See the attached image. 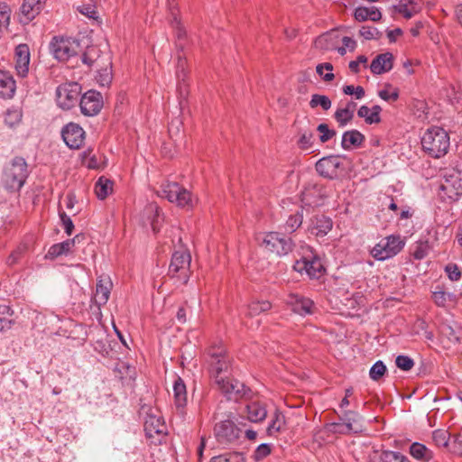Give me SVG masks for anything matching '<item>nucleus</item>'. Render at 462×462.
<instances>
[{
  "label": "nucleus",
  "instance_id": "f257e3e1",
  "mask_svg": "<svg viewBox=\"0 0 462 462\" xmlns=\"http://www.w3.org/2000/svg\"><path fill=\"white\" fill-rule=\"evenodd\" d=\"M207 364L211 379L228 400L236 402L246 395L249 389L243 383L226 376L230 367V358L221 342L208 348Z\"/></svg>",
  "mask_w": 462,
  "mask_h": 462
},
{
  "label": "nucleus",
  "instance_id": "f03ea898",
  "mask_svg": "<svg viewBox=\"0 0 462 462\" xmlns=\"http://www.w3.org/2000/svg\"><path fill=\"white\" fill-rule=\"evenodd\" d=\"M449 144L448 134L439 126L427 129L421 136L422 149L432 158L444 156L448 151Z\"/></svg>",
  "mask_w": 462,
  "mask_h": 462
},
{
  "label": "nucleus",
  "instance_id": "7ed1b4c3",
  "mask_svg": "<svg viewBox=\"0 0 462 462\" xmlns=\"http://www.w3.org/2000/svg\"><path fill=\"white\" fill-rule=\"evenodd\" d=\"M160 197L167 199L171 203H176L179 207L192 208L197 202L190 191L181 187L177 182L167 181L162 183L158 191Z\"/></svg>",
  "mask_w": 462,
  "mask_h": 462
},
{
  "label": "nucleus",
  "instance_id": "20e7f679",
  "mask_svg": "<svg viewBox=\"0 0 462 462\" xmlns=\"http://www.w3.org/2000/svg\"><path fill=\"white\" fill-rule=\"evenodd\" d=\"M439 195L444 201H456L462 196V172L451 169L445 171Z\"/></svg>",
  "mask_w": 462,
  "mask_h": 462
},
{
  "label": "nucleus",
  "instance_id": "39448f33",
  "mask_svg": "<svg viewBox=\"0 0 462 462\" xmlns=\"http://www.w3.org/2000/svg\"><path fill=\"white\" fill-rule=\"evenodd\" d=\"M28 177V169L25 160L15 157L4 172V182L7 189H20Z\"/></svg>",
  "mask_w": 462,
  "mask_h": 462
},
{
  "label": "nucleus",
  "instance_id": "423d86ee",
  "mask_svg": "<svg viewBox=\"0 0 462 462\" xmlns=\"http://www.w3.org/2000/svg\"><path fill=\"white\" fill-rule=\"evenodd\" d=\"M140 415L143 416L144 431L148 438L166 434L167 427L158 409L146 404L142 405Z\"/></svg>",
  "mask_w": 462,
  "mask_h": 462
},
{
  "label": "nucleus",
  "instance_id": "0eeeda50",
  "mask_svg": "<svg viewBox=\"0 0 462 462\" xmlns=\"http://www.w3.org/2000/svg\"><path fill=\"white\" fill-rule=\"evenodd\" d=\"M261 245L269 252L278 256L287 255L294 247L291 238L279 232L265 234L261 241Z\"/></svg>",
  "mask_w": 462,
  "mask_h": 462
},
{
  "label": "nucleus",
  "instance_id": "6e6552de",
  "mask_svg": "<svg viewBox=\"0 0 462 462\" xmlns=\"http://www.w3.org/2000/svg\"><path fill=\"white\" fill-rule=\"evenodd\" d=\"M403 246L404 242L399 236H389L380 240L370 254L374 259L384 261L396 255Z\"/></svg>",
  "mask_w": 462,
  "mask_h": 462
},
{
  "label": "nucleus",
  "instance_id": "1a4fd4ad",
  "mask_svg": "<svg viewBox=\"0 0 462 462\" xmlns=\"http://www.w3.org/2000/svg\"><path fill=\"white\" fill-rule=\"evenodd\" d=\"M79 44L77 41L55 36L50 42V51L53 57L60 61H66L77 55Z\"/></svg>",
  "mask_w": 462,
  "mask_h": 462
},
{
  "label": "nucleus",
  "instance_id": "9d476101",
  "mask_svg": "<svg viewBox=\"0 0 462 462\" xmlns=\"http://www.w3.org/2000/svg\"><path fill=\"white\" fill-rule=\"evenodd\" d=\"M242 430L231 420H223L216 423L214 434L217 441L223 446L234 445L238 442Z\"/></svg>",
  "mask_w": 462,
  "mask_h": 462
},
{
  "label": "nucleus",
  "instance_id": "9b49d317",
  "mask_svg": "<svg viewBox=\"0 0 462 462\" xmlns=\"http://www.w3.org/2000/svg\"><path fill=\"white\" fill-rule=\"evenodd\" d=\"M81 93V86L77 82H66L56 89V100L60 107L68 110L75 106Z\"/></svg>",
  "mask_w": 462,
  "mask_h": 462
},
{
  "label": "nucleus",
  "instance_id": "f8f14e48",
  "mask_svg": "<svg viewBox=\"0 0 462 462\" xmlns=\"http://www.w3.org/2000/svg\"><path fill=\"white\" fill-rule=\"evenodd\" d=\"M316 171L322 177L334 180L343 174L344 168L338 156H328L317 162Z\"/></svg>",
  "mask_w": 462,
  "mask_h": 462
},
{
  "label": "nucleus",
  "instance_id": "ddd939ff",
  "mask_svg": "<svg viewBox=\"0 0 462 462\" xmlns=\"http://www.w3.org/2000/svg\"><path fill=\"white\" fill-rule=\"evenodd\" d=\"M293 269L301 274L305 273L311 279L319 278L325 271L321 260L317 256L302 257L295 262Z\"/></svg>",
  "mask_w": 462,
  "mask_h": 462
},
{
  "label": "nucleus",
  "instance_id": "4468645a",
  "mask_svg": "<svg viewBox=\"0 0 462 462\" xmlns=\"http://www.w3.org/2000/svg\"><path fill=\"white\" fill-rule=\"evenodd\" d=\"M81 113L87 116L97 115L103 106L102 95L96 90H88L80 98Z\"/></svg>",
  "mask_w": 462,
  "mask_h": 462
},
{
  "label": "nucleus",
  "instance_id": "2eb2a0df",
  "mask_svg": "<svg viewBox=\"0 0 462 462\" xmlns=\"http://www.w3.org/2000/svg\"><path fill=\"white\" fill-rule=\"evenodd\" d=\"M61 135L65 143L70 149H79L84 143L85 131L83 128L74 123H69L61 131Z\"/></svg>",
  "mask_w": 462,
  "mask_h": 462
},
{
  "label": "nucleus",
  "instance_id": "dca6fc26",
  "mask_svg": "<svg viewBox=\"0 0 462 462\" xmlns=\"http://www.w3.org/2000/svg\"><path fill=\"white\" fill-rule=\"evenodd\" d=\"M286 303L291 310L300 316H306L314 312V302L309 298L295 292H290L286 298Z\"/></svg>",
  "mask_w": 462,
  "mask_h": 462
},
{
  "label": "nucleus",
  "instance_id": "f3484780",
  "mask_svg": "<svg viewBox=\"0 0 462 462\" xmlns=\"http://www.w3.org/2000/svg\"><path fill=\"white\" fill-rule=\"evenodd\" d=\"M191 262V256L187 250H180L173 253L169 266V273L172 276L180 273L187 277Z\"/></svg>",
  "mask_w": 462,
  "mask_h": 462
},
{
  "label": "nucleus",
  "instance_id": "a211bd4d",
  "mask_svg": "<svg viewBox=\"0 0 462 462\" xmlns=\"http://www.w3.org/2000/svg\"><path fill=\"white\" fill-rule=\"evenodd\" d=\"M30 52L26 44H20L15 49V69L17 74L24 78L29 71Z\"/></svg>",
  "mask_w": 462,
  "mask_h": 462
},
{
  "label": "nucleus",
  "instance_id": "6ab92c4d",
  "mask_svg": "<svg viewBox=\"0 0 462 462\" xmlns=\"http://www.w3.org/2000/svg\"><path fill=\"white\" fill-rule=\"evenodd\" d=\"M112 289V282L107 276H100L97 282L96 293L94 296V301L97 305H105L110 296Z\"/></svg>",
  "mask_w": 462,
  "mask_h": 462
},
{
  "label": "nucleus",
  "instance_id": "aec40b11",
  "mask_svg": "<svg viewBox=\"0 0 462 462\" xmlns=\"http://www.w3.org/2000/svg\"><path fill=\"white\" fill-rule=\"evenodd\" d=\"M393 56L390 52L377 55L370 64V70L373 74L380 75L390 71L393 69Z\"/></svg>",
  "mask_w": 462,
  "mask_h": 462
},
{
  "label": "nucleus",
  "instance_id": "412c9836",
  "mask_svg": "<svg viewBox=\"0 0 462 462\" xmlns=\"http://www.w3.org/2000/svg\"><path fill=\"white\" fill-rule=\"evenodd\" d=\"M173 400L178 411L183 414L188 399L186 385L180 377H177L173 383Z\"/></svg>",
  "mask_w": 462,
  "mask_h": 462
},
{
  "label": "nucleus",
  "instance_id": "4be33fe9",
  "mask_svg": "<svg viewBox=\"0 0 462 462\" xmlns=\"http://www.w3.org/2000/svg\"><path fill=\"white\" fill-rule=\"evenodd\" d=\"M16 90V84L13 75L5 70H0V97L12 98Z\"/></svg>",
  "mask_w": 462,
  "mask_h": 462
},
{
  "label": "nucleus",
  "instance_id": "5701e85b",
  "mask_svg": "<svg viewBox=\"0 0 462 462\" xmlns=\"http://www.w3.org/2000/svg\"><path fill=\"white\" fill-rule=\"evenodd\" d=\"M372 462H406L408 458L400 452L374 449L370 455Z\"/></svg>",
  "mask_w": 462,
  "mask_h": 462
},
{
  "label": "nucleus",
  "instance_id": "b1692460",
  "mask_svg": "<svg viewBox=\"0 0 462 462\" xmlns=\"http://www.w3.org/2000/svg\"><path fill=\"white\" fill-rule=\"evenodd\" d=\"M339 42V35L337 31L327 32L319 36L315 42V47L319 50L328 51L337 48Z\"/></svg>",
  "mask_w": 462,
  "mask_h": 462
},
{
  "label": "nucleus",
  "instance_id": "393cba45",
  "mask_svg": "<svg viewBox=\"0 0 462 462\" xmlns=\"http://www.w3.org/2000/svg\"><path fill=\"white\" fill-rule=\"evenodd\" d=\"M45 0H23L21 12L25 21L31 22L38 15Z\"/></svg>",
  "mask_w": 462,
  "mask_h": 462
},
{
  "label": "nucleus",
  "instance_id": "a878e982",
  "mask_svg": "<svg viewBox=\"0 0 462 462\" xmlns=\"http://www.w3.org/2000/svg\"><path fill=\"white\" fill-rule=\"evenodd\" d=\"M364 141V134L357 130H350L343 134L341 146L344 150H351L360 147Z\"/></svg>",
  "mask_w": 462,
  "mask_h": 462
},
{
  "label": "nucleus",
  "instance_id": "bb28decb",
  "mask_svg": "<svg viewBox=\"0 0 462 462\" xmlns=\"http://www.w3.org/2000/svg\"><path fill=\"white\" fill-rule=\"evenodd\" d=\"M247 419L254 423L263 421L267 416L265 406L259 402H252L245 407Z\"/></svg>",
  "mask_w": 462,
  "mask_h": 462
},
{
  "label": "nucleus",
  "instance_id": "cd10ccee",
  "mask_svg": "<svg viewBox=\"0 0 462 462\" xmlns=\"http://www.w3.org/2000/svg\"><path fill=\"white\" fill-rule=\"evenodd\" d=\"M332 226V220L329 217L319 216L312 220L310 233L316 236H324L331 230Z\"/></svg>",
  "mask_w": 462,
  "mask_h": 462
},
{
  "label": "nucleus",
  "instance_id": "c85d7f7f",
  "mask_svg": "<svg viewBox=\"0 0 462 462\" xmlns=\"http://www.w3.org/2000/svg\"><path fill=\"white\" fill-rule=\"evenodd\" d=\"M285 427V416L279 410H275L272 415L271 421L266 429L267 435L270 437L276 436Z\"/></svg>",
  "mask_w": 462,
  "mask_h": 462
},
{
  "label": "nucleus",
  "instance_id": "c756f323",
  "mask_svg": "<svg viewBox=\"0 0 462 462\" xmlns=\"http://www.w3.org/2000/svg\"><path fill=\"white\" fill-rule=\"evenodd\" d=\"M75 245V239H68L61 243L52 245L47 254L46 258L54 259L58 256L69 254Z\"/></svg>",
  "mask_w": 462,
  "mask_h": 462
},
{
  "label": "nucleus",
  "instance_id": "7c9ffc66",
  "mask_svg": "<svg viewBox=\"0 0 462 462\" xmlns=\"http://www.w3.org/2000/svg\"><path fill=\"white\" fill-rule=\"evenodd\" d=\"M144 213L150 221L153 232H158L160 230L161 220L162 219L160 208L156 204H149L145 208Z\"/></svg>",
  "mask_w": 462,
  "mask_h": 462
},
{
  "label": "nucleus",
  "instance_id": "2f4dec72",
  "mask_svg": "<svg viewBox=\"0 0 462 462\" xmlns=\"http://www.w3.org/2000/svg\"><path fill=\"white\" fill-rule=\"evenodd\" d=\"M410 454L416 459L428 462L432 457V453L428 448L419 442H414L410 447Z\"/></svg>",
  "mask_w": 462,
  "mask_h": 462
},
{
  "label": "nucleus",
  "instance_id": "473e14b6",
  "mask_svg": "<svg viewBox=\"0 0 462 462\" xmlns=\"http://www.w3.org/2000/svg\"><path fill=\"white\" fill-rule=\"evenodd\" d=\"M14 311L8 305H0V332L8 330L13 324Z\"/></svg>",
  "mask_w": 462,
  "mask_h": 462
},
{
  "label": "nucleus",
  "instance_id": "72a5a7b5",
  "mask_svg": "<svg viewBox=\"0 0 462 462\" xmlns=\"http://www.w3.org/2000/svg\"><path fill=\"white\" fill-rule=\"evenodd\" d=\"M112 189L113 182L105 177H100L95 185V192L99 199H105Z\"/></svg>",
  "mask_w": 462,
  "mask_h": 462
},
{
  "label": "nucleus",
  "instance_id": "f704fd0d",
  "mask_svg": "<svg viewBox=\"0 0 462 462\" xmlns=\"http://www.w3.org/2000/svg\"><path fill=\"white\" fill-rule=\"evenodd\" d=\"M358 418L359 415L357 413L353 411L346 412L343 419L342 430H335V431H337L339 434H348L351 431L357 432L358 430L354 428V423L356 422Z\"/></svg>",
  "mask_w": 462,
  "mask_h": 462
},
{
  "label": "nucleus",
  "instance_id": "c9c22d12",
  "mask_svg": "<svg viewBox=\"0 0 462 462\" xmlns=\"http://www.w3.org/2000/svg\"><path fill=\"white\" fill-rule=\"evenodd\" d=\"M185 64H186L185 60L182 59L180 56H179L176 75H177V79L179 80L178 88L180 92V95H184L187 93V85L184 83L185 77H186Z\"/></svg>",
  "mask_w": 462,
  "mask_h": 462
},
{
  "label": "nucleus",
  "instance_id": "e433bc0d",
  "mask_svg": "<svg viewBox=\"0 0 462 462\" xmlns=\"http://www.w3.org/2000/svg\"><path fill=\"white\" fill-rule=\"evenodd\" d=\"M395 9L398 13L402 14L406 19L411 18L416 13H418V8L412 5V0L400 2L395 6Z\"/></svg>",
  "mask_w": 462,
  "mask_h": 462
},
{
  "label": "nucleus",
  "instance_id": "4c0bfd02",
  "mask_svg": "<svg viewBox=\"0 0 462 462\" xmlns=\"http://www.w3.org/2000/svg\"><path fill=\"white\" fill-rule=\"evenodd\" d=\"M22 110L20 108L12 107L5 112V123L9 127L17 125L22 120Z\"/></svg>",
  "mask_w": 462,
  "mask_h": 462
},
{
  "label": "nucleus",
  "instance_id": "58836bf2",
  "mask_svg": "<svg viewBox=\"0 0 462 462\" xmlns=\"http://www.w3.org/2000/svg\"><path fill=\"white\" fill-rule=\"evenodd\" d=\"M331 100L325 95L313 94L310 101V106L316 108L320 106L323 110L327 111L331 107Z\"/></svg>",
  "mask_w": 462,
  "mask_h": 462
},
{
  "label": "nucleus",
  "instance_id": "ea45409f",
  "mask_svg": "<svg viewBox=\"0 0 462 462\" xmlns=\"http://www.w3.org/2000/svg\"><path fill=\"white\" fill-rule=\"evenodd\" d=\"M432 439L438 447H448L450 433L446 430H436L432 433Z\"/></svg>",
  "mask_w": 462,
  "mask_h": 462
},
{
  "label": "nucleus",
  "instance_id": "a19ab883",
  "mask_svg": "<svg viewBox=\"0 0 462 462\" xmlns=\"http://www.w3.org/2000/svg\"><path fill=\"white\" fill-rule=\"evenodd\" d=\"M210 462H245V458L243 454L233 452L216 456L211 458Z\"/></svg>",
  "mask_w": 462,
  "mask_h": 462
},
{
  "label": "nucleus",
  "instance_id": "79ce46f5",
  "mask_svg": "<svg viewBox=\"0 0 462 462\" xmlns=\"http://www.w3.org/2000/svg\"><path fill=\"white\" fill-rule=\"evenodd\" d=\"M271 307H272V304L268 300L253 301L248 306V312H249V315H251V316L259 315L262 312H265V311L269 310L271 309Z\"/></svg>",
  "mask_w": 462,
  "mask_h": 462
},
{
  "label": "nucleus",
  "instance_id": "37998d69",
  "mask_svg": "<svg viewBox=\"0 0 462 462\" xmlns=\"http://www.w3.org/2000/svg\"><path fill=\"white\" fill-rule=\"evenodd\" d=\"M387 368L383 361H376L369 371V376L373 381H379L386 373Z\"/></svg>",
  "mask_w": 462,
  "mask_h": 462
},
{
  "label": "nucleus",
  "instance_id": "c03bdc74",
  "mask_svg": "<svg viewBox=\"0 0 462 462\" xmlns=\"http://www.w3.org/2000/svg\"><path fill=\"white\" fill-rule=\"evenodd\" d=\"M334 118L338 124L339 127H345L353 120L354 116L351 115L348 111H346L344 108L340 107L336 110Z\"/></svg>",
  "mask_w": 462,
  "mask_h": 462
},
{
  "label": "nucleus",
  "instance_id": "a18cd8bd",
  "mask_svg": "<svg viewBox=\"0 0 462 462\" xmlns=\"http://www.w3.org/2000/svg\"><path fill=\"white\" fill-rule=\"evenodd\" d=\"M302 224V216L299 213L291 215L286 221L285 230L293 233Z\"/></svg>",
  "mask_w": 462,
  "mask_h": 462
},
{
  "label": "nucleus",
  "instance_id": "49530a36",
  "mask_svg": "<svg viewBox=\"0 0 462 462\" xmlns=\"http://www.w3.org/2000/svg\"><path fill=\"white\" fill-rule=\"evenodd\" d=\"M317 130L321 134L319 140L321 143L329 141L332 137L337 134L335 130L329 129L327 124H320L318 125Z\"/></svg>",
  "mask_w": 462,
  "mask_h": 462
},
{
  "label": "nucleus",
  "instance_id": "de8ad7c7",
  "mask_svg": "<svg viewBox=\"0 0 462 462\" xmlns=\"http://www.w3.org/2000/svg\"><path fill=\"white\" fill-rule=\"evenodd\" d=\"M395 364L398 368L410 371L414 365V361L408 356L400 355L396 357Z\"/></svg>",
  "mask_w": 462,
  "mask_h": 462
},
{
  "label": "nucleus",
  "instance_id": "09e8293b",
  "mask_svg": "<svg viewBox=\"0 0 462 462\" xmlns=\"http://www.w3.org/2000/svg\"><path fill=\"white\" fill-rule=\"evenodd\" d=\"M313 134L310 131H304L300 134L297 142L299 147L302 150H308L312 146Z\"/></svg>",
  "mask_w": 462,
  "mask_h": 462
},
{
  "label": "nucleus",
  "instance_id": "8fccbe9b",
  "mask_svg": "<svg viewBox=\"0 0 462 462\" xmlns=\"http://www.w3.org/2000/svg\"><path fill=\"white\" fill-rule=\"evenodd\" d=\"M323 69H326V70L328 71H332L333 70V65L329 62H325V63H321V64H319L316 68V71L317 73L322 77V79L325 80V81H331L334 79L335 76L333 73L331 72H328V73H326V74H323Z\"/></svg>",
  "mask_w": 462,
  "mask_h": 462
},
{
  "label": "nucleus",
  "instance_id": "3c124183",
  "mask_svg": "<svg viewBox=\"0 0 462 462\" xmlns=\"http://www.w3.org/2000/svg\"><path fill=\"white\" fill-rule=\"evenodd\" d=\"M272 451V446L266 443L259 445L256 449L254 450V453L253 455V457L255 461H260L266 457Z\"/></svg>",
  "mask_w": 462,
  "mask_h": 462
},
{
  "label": "nucleus",
  "instance_id": "603ef678",
  "mask_svg": "<svg viewBox=\"0 0 462 462\" xmlns=\"http://www.w3.org/2000/svg\"><path fill=\"white\" fill-rule=\"evenodd\" d=\"M171 26L176 29L177 37L181 39L185 35V31L180 24V21L178 17V14L171 9Z\"/></svg>",
  "mask_w": 462,
  "mask_h": 462
},
{
  "label": "nucleus",
  "instance_id": "864d4df0",
  "mask_svg": "<svg viewBox=\"0 0 462 462\" xmlns=\"http://www.w3.org/2000/svg\"><path fill=\"white\" fill-rule=\"evenodd\" d=\"M357 115L361 118H365V121L369 124H376L377 118H374L371 109L366 106H362L357 111Z\"/></svg>",
  "mask_w": 462,
  "mask_h": 462
},
{
  "label": "nucleus",
  "instance_id": "5fc2aeb1",
  "mask_svg": "<svg viewBox=\"0 0 462 462\" xmlns=\"http://www.w3.org/2000/svg\"><path fill=\"white\" fill-rule=\"evenodd\" d=\"M359 33L365 40L375 39L379 35L378 30L374 27H370V26H363L360 29Z\"/></svg>",
  "mask_w": 462,
  "mask_h": 462
},
{
  "label": "nucleus",
  "instance_id": "6e6d98bb",
  "mask_svg": "<svg viewBox=\"0 0 462 462\" xmlns=\"http://www.w3.org/2000/svg\"><path fill=\"white\" fill-rule=\"evenodd\" d=\"M60 217L62 222V226L64 227L65 232L68 236L72 234L74 229V225L71 218L63 211L60 212Z\"/></svg>",
  "mask_w": 462,
  "mask_h": 462
},
{
  "label": "nucleus",
  "instance_id": "4d7b16f0",
  "mask_svg": "<svg viewBox=\"0 0 462 462\" xmlns=\"http://www.w3.org/2000/svg\"><path fill=\"white\" fill-rule=\"evenodd\" d=\"M428 248L429 246L426 243L418 244L414 249L413 257L417 260L425 258L428 254Z\"/></svg>",
  "mask_w": 462,
  "mask_h": 462
},
{
  "label": "nucleus",
  "instance_id": "13d9d810",
  "mask_svg": "<svg viewBox=\"0 0 462 462\" xmlns=\"http://www.w3.org/2000/svg\"><path fill=\"white\" fill-rule=\"evenodd\" d=\"M445 271L451 281H458L461 277V272L456 264H448Z\"/></svg>",
  "mask_w": 462,
  "mask_h": 462
},
{
  "label": "nucleus",
  "instance_id": "bf43d9fd",
  "mask_svg": "<svg viewBox=\"0 0 462 462\" xmlns=\"http://www.w3.org/2000/svg\"><path fill=\"white\" fill-rule=\"evenodd\" d=\"M79 13L88 16V18L97 19V12L96 11L95 6L90 5H85L79 7Z\"/></svg>",
  "mask_w": 462,
  "mask_h": 462
},
{
  "label": "nucleus",
  "instance_id": "052dcab7",
  "mask_svg": "<svg viewBox=\"0 0 462 462\" xmlns=\"http://www.w3.org/2000/svg\"><path fill=\"white\" fill-rule=\"evenodd\" d=\"M451 451L460 457H462V436L457 435L454 437L451 442Z\"/></svg>",
  "mask_w": 462,
  "mask_h": 462
},
{
  "label": "nucleus",
  "instance_id": "680f3d73",
  "mask_svg": "<svg viewBox=\"0 0 462 462\" xmlns=\"http://www.w3.org/2000/svg\"><path fill=\"white\" fill-rule=\"evenodd\" d=\"M10 22V12L7 10L0 11V37L3 34L4 29H5Z\"/></svg>",
  "mask_w": 462,
  "mask_h": 462
},
{
  "label": "nucleus",
  "instance_id": "e2e57ef3",
  "mask_svg": "<svg viewBox=\"0 0 462 462\" xmlns=\"http://www.w3.org/2000/svg\"><path fill=\"white\" fill-rule=\"evenodd\" d=\"M355 19L358 22H365L368 20V7H357L355 10Z\"/></svg>",
  "mask_w": 462,
  "mask_h": 462
},
{
  "label": "nucleus",
  "instance_id": "0e129e2a",
  "mask_svg": "<svg viewBox=\"0 0 462 462\" xmlns=\"http://www.w3.org/2000/svg\"><path fill=\"white\" fill-rule=\"evenodd\" d=\"M442 333L448 337L450 342H452V343L459 342V337L455 333L454 329L451 327L447 326V327L443 328Z\"/></svg>",
  "mask_w": 462,
  "mask_h": 462
},
{
  "label": "nucleus",
  "instance_id": "69168bd1",
  "mask_svg": "<svg viewBox=\"0 0 462 462\" xmlns=\"http://www.w3.org/2000/svg\"><path fill=\"white\" fill-rule=\"evenodd\" d=\"M433 300L438 306H444L446 303V293L442 291L433 293Z\"/></svg>",
  "mask_w": 462,
  "mask_h": 462
},
{
  "label": "nucleus",
  "instance_id": "338daca9",
  "mask_svg": "<svg viewBox=\"0 0 462 462\" xmlns=\"http://www.w3.org/2000/svg\"><path fill=\"white\" fill-rule=\"evenodd\" d=\"M381 12L374 6L368 7V19L374 22H377L381 19Z\"/></svg>",
  "mask_w": 462,
  "mask_h": 462
},
{
  "label": "nucleus",
  "instance_id": "774afa93",
  "mask_svg": "<svg viewBox=\"0 0 462 462\" xmlns=\"http://www.w3.org/2000/svg\"><path fill=\"white\" fill-rule=\"evenodd\" d=\"M379 97L385 101H389V100L394 101L398 98V93L397 92L389 93L387 90L383 89V90L379 91Z\"/></svg>",
  "mask_w": 462,
  "mask_h": 462
}]
</instances>
